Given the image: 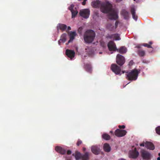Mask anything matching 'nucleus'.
Returning <instances> with one entry per match:
<instances>
[{
	"label": "nucleus",
	"mask_w": 160,
	"mask_h": 160,
	"mask_svg": "<svg viewBox=\"0 0 160 160\" xmlns=\"http://www.w3.org/2000/svg\"><path fill=\"white\" fill-rule=\"evenodd\" d=\"M102 12L108 13L107 16L109 19L116 20L118 18L117 12L112 8V5L108 2L105 3Z\"/></svg>",
	"instance_id": "nucleus-1"
},
{
	"label": "nucleus",
	"mask_w": 160,
	"mask_h": 160,
	"mask_svg": "<svg viewBox=\"0 0 160 160\" xmlns=\"http://www.w3.org/2000/svg\"><path fill=\"white\" fill-rule=\"evenodd\" d=\"M95 37V33L94 31L91 29L87 30L83 35V39L86 43H91Z\"/></svg>",
	"instance_id": "nucleus-2"
},
{
	"label": "nucleus",
	"mask_w": 160,
	"mask_h": 160,
	"mask_svg": "<svg viewBox=\"0 0 160 160\" xmlns=\"http://www.w3.org/2000/svg\"><path fill=\"white\" fill-rule=\"evenodd\" d=\"M140 71L136 69H134L130 72H127L126 78L130 81H135L138 78Z\"/></svg>",
	"instance_id": "nucleus-3"
},
{
	"label": "nucleus",
	"mask_w": 160,
	"mask_h": 160,
	"mask_svg": "<svg viewBox=\"0 0 160 160\" xmlns=\"http://www.w3.org/2000/svg\"><path fill=\"white\" fill-rule=\"evenodd\" d=\"M80 16L85 19L88 18L90 15V10L89 9H84L81 10L79 12Z\"/></svg>",
	"instance_id": "nucleus-4"
},
{
	"label": "nucleus",
	"mask_w": 160,
	"mask_h": 160,
	"mask_svg": "<svg viewBox=\"0 0 160 160\" xmlns=\"http://www.w3.org/2000/svg\"><path fill=\"white\" fill-rule=\"evenodd\" d=\"M111 69L116 74L121 75V68L120 67L118 66L115 64H112L111 65Z\"/></svg>",
	"instance_id": "nucleus-5"
},
{
	"label": "nucleus",
	"mask_w": 160,
	"mask_h": 160,
	"mask_svg": "<svg viewBox=\"0 0 160 160\" xmlns=\"http://www.w3.org/2000/svg\"><path fill=\"white\" fill-rule=\"evenodd\" d=\"M125 62V59L122 55L118 54L116 57V62L120 66H122Z\"/></svg>",
	"instance_id": "nucleus-6"
},
{
	"label": "nucleus",
	"mask_w": 160,
	"mask_h": 160,
	"mask_svg": "<svg viewBox=\"0 0 160 160\" xmlns=\"http://www.w3.org/2000/svg\"><path fill=\"white\" fill-rule=\"evenodd\" d=\"M127 132L125 130L117 129L114 132L115 135L118 137H122L127 133Z\"/></svg>",
	"instance_id": "nucleus-7"
},
{
	"label": "nucleus",
	"mask_w": 160,
	"mask_h": 160,
	"mask_svg": "<svg viewBox=\"0 0 160 160\" xmlns=\"http://www.w3.org/2000/svg\"><path fill=\"white\" fill-rule=\"evenodd\" d=\"M139 154V152L137 150L136 148H135L133 150L129 152V157L130 158L135 159L138 157Z\"/></svg>",
	"instance_id": "nucleus-8"
},
{
	"label": "nucleus",
	"mask_w": 160,
	"mask_h": 160,
	"mask_svg": "<svg viewBox=\"0 0 160 160\" xmlns=\"http://www.w3.org/2000/svg\"><path fill=\"white\" fill-rule=\"evenodd\" d=\"M141 156L143 159H149L151 158V154L147 151L144 150H141Z\"/></svg>",
	"instance_id": "nucleus-9"
},
{
	"label": "nucleus",
	"mask_w": 160,
	"mask_h": 160,
	"mask_svg": "<svg viewBox=\"0 0 160 160\" xmlns=\"http://www.w3.org/2000/svg\"><path fill=\"white\" fill-rule=\"evenodd\" d=\"M108 46L110 51H116L117 50L115 44L113 41H110L108 44Z\"/></svg>",
	"instance_id": "nucleus-10"
},
{
	"label": "nucleus",
	"mask_w": 160,
	"mask_h": 160,
	"mask_svg": "<svg viewBox=\"0 0 160 160\" xmlns=\"http://www.w3.org/2000/svg\"><path fill=\"white\" fill-rule=\"evenodd\" d=\"M74 6L73 4H71L69 7L68 9L71 11L72 12V18H74L78 13V11L75 8L74 9Z\"/></svg>",
	"instance_id": "nucleus-11"
},
{
	"label": "nucleus",
	"mask_w": 160,
	"mask_h": 160,
	"mask_svg": "<svg viewBox=\"0 0 160 160\" xmlns=\"http://www.w3.org/2000/svg\"><path fill=\"white\" fill-rule=\"evenodd\" d=\"M107 38L112 39H114L116 40H119L121 39L119 35L118 34L116 33L112 34H108L106 36Z\"/></svg>",
	"instance_id": "nucleus-12"
},
{
	"label": "nucleus",
	"mask_w": 160,
	"mask_h": 160,
	"mask_svg": "<svg viewBox=\"0 0 160 160\" xmlns=\"http://www.w3.org/2000/svg\"><path fill=\"white\" fill-rule=\"evenodd\" d=\"M66 54L68 57L72 59L75 56V52L73 50L67 49L66 51Z\"/></svg>",
	"instance_id": "nucleus-13"
},
{
	"label": "nucleus",
	"mask_w": 160,
	"mask_h": 160,
	"mask_svg": "<svg viewBox=\"0 0 160 160\" xmlns=\"http://www.w3.org/2000/svg\"><path fill=\"white\" fill-rule=\"evenodd\" d=\"M131 12L132 15V18L134 20H136L138 18L137 16L136 15V10L134 5H132L130 7Z\"/></svg>",
	"instance_id": "nucleus-14"
},
{
	"label": "nucleus",
	"mask_w": 160,
	"mask_h": 160,
	"mask_svg": "<svg viewBox=\"0 0 160 160\" xmlns=\"http://www.w3.org/2000/svg\"><path fill=\"white\" fill-rule=\"evenodd\" d=\"M55 150L57 152L62 154H64L66 153V150L60 146H56L55 148Z\"/></svg>",
	"instance_id": "nucleus-15"
},
{
	"label": "nucleus",
	"mask_w": 160,
	"mask_h": 160,
	"mask_svg": "<svg viewBox=\"0 0 160 160\" xmlns=\"http://www.w3.org/2000/svg\"><path fill=\"white\" fill-rule=\"evenodd\" d=\"M67 28V26L66 25L62 23H59L57 27V29L58 31L61 30L62 31H64Z\"/></svg>",
	"instance_id": "nucleus-16"
},
{
	"label": "nucleus",
	"mask_w": 160,
	"mask_h": 160,
	"mask_svg": "<svg viewBox=\"0 0 160 160\" xmlns=\"http://www.w3.org/2000/svg\"><path fill=\"white\" fill-rule=\"evenodd\" d=\"M145 147L148 149L151 150L154 149L155 147L153 144L150 142H146L145 143Z\"/></svg>",
	"instance_id": "nucleus-17"
},
{
	"label": "nucleus",
	"mask_w": 160,
	"mask_h": 160,
	"mask_svg": "<svg viewBox=\"0 0 160 160\" xmlns=\"http://www.w3.org/2000/svg\"><path fill=\"white\" fill-rule=\"evenodd\" d=\"M92 6L95 8H99L100 7V1L99 0L94 1L91 3Z\"/></svg>",
	"instance_id": "nucleus-18"
},
{
	"label": "nucleus",
	"mask_w": 160,
	"mask_h": 160,
	"mask_svg": "<svg viewBox=\"0 0 160 160\" xmlns=\"http://www.w3.org/2000/svg\"><path fill=\"white\" fill-rule=\"evenodd\" d=\"M103 149L105 152H108L111 151V148L109 144L105 143L103 146Z\"/></svg>",
	"instance_id": "nucleus-19"
},
{
	"label": "nucleus",
	"mask_w": 160,
	"mask_h": 160,
	"mask_svg": "<svg viewBox=\"0 0 160 160\" xmlns=\"http://www.w3.org/2000/svg\"><path fill=\"white\" fill-rule=\"evenodd\" d=\"M91 150L92 152L95 154L98 155L99 154V149L97 146H92Z\"/></svg>",
	"instance_id": "nucleus-20"
},
{
	"label": "nucleus",
	"mask_w": 160,
	"mask_h": 160,
	"mask_svg": "<svg viewBox=\"0 0 160 160\" xmlns=\"http://www.w3.org/2000/svg\"><path fill=\"white\" fill-rule=\"evenodd\" d=\"M76 35V33L75 32H70L69 34L70 39L68 41V43L72 42L73 40Z\"/></svg>",
	"instance_id": "nucleus-21"
},
{
	"label": "nucleus",
	"mask_w": 160,
	"mask_h": 160,
	"mask_svg": "<svg viewBox=\"0 0 160 160\" xmlns=\"http://www.w3.org/2000/svg\"><path fill=\"white\" fill-rule=\"evenodd\" d=\"M121 14L124 16L125 19H128L129 18V12L125 9H123L121 11Z\"/></svg>",
	"instance_id": "nucleus-22"
},
{
	"label": "nucleus",
	"mask_w": 160,
	"mask_h": 160,
	"mask_svg": "<svg viewBox=\"0 0 160 160\" xmlns=\"http://www.w3.org/2000/svg\"><path fill=\"white\" fill-rule=\"evenodd\" d=\"M82 154L79 152L77 151L75 153L72 154V156H74L76 160H79L81 158Z\"/></svg>",
	"instance_id": "nucleus-23"
},
{
	"label": "nucleus",
	"mask_w": 160,
	"mask_h": 160,
	"mask_svg": "<svg viewBox=\"0 0 160 160\" xmlns=\"http://www.w3.org/2000/svg\"><path fill=\"white\" fill-rule=\"evenodd\" d=\"M117 50L120 53L123 54L126 53L127 49L125 47L122 46L119 49H118Z\"/></svg>",
	"instance_id": "nucleus-24"
},
{
	"label": "nucleus",
	"mask_w": 160,
	"mask_h": 160,
	"mask_svg": "<svg viewBox=\"0 0 160 160\" xmlns=\"http://www.w3.org/2000/svg\"><path fill=\"white\" fill-rule=\"evenodd\" d=\"M89 154L88 152H86L84 154L82 155L81 159L82 160H89Z\"/></svg>",
	"instance_id": "nucleus-25"
},
{
	"label": "nucleus",
	"mask_w": 160,
	"mask_h": 160,
	"mask_svg": "<svg viewBox=\"0 0 160 160\" xmlns=\"http://www.w3.org/2000/svg\"><path fill=\"white\" fill-rule=\"evenodd\" d=\"M106 27L107 29L110 31H113L115 30L114 26L110 23H108Z\"/></svg>",
	"instance_id": "nucleus-26"
},
{
	"label": "nucleus",
	"mask_w": 160,
	"mask_h": 160,
	"mask_svg": "<svg viewBox=\"0 0 160 160\" xmlns=\"http://www.w3.org/2000/svg\"><path fill=\"white\" fill-rule=\"evenodd\" d=\"M102 138L106 140H109L110 139L111 137L108 134L105 133L102 134Z\"/></svg>",
	"instance_id": "nucleus-27"
},
{
	"label": "nucleus",
	"mask_w": 160,
	"mask_h": 160,
	"mask_svg": "<svg viewBox=\"0 0 160 160\" xmlns=\"http://www.w3.org/2000/svg\"><path fill=\"white\" fill-rule=\"evenodd\" d=\"M85 68L87 71L89 72H91L92 69L91 65L88 64H86L85 65Z\"/></svg>",
	"instance_id": "nucleus-28"
},
{
	"label": "nucleus",
	"mask_w": 160,
	"mask_h": 160,
	"mask_svg": "<svg viewBox=\"0 0 160 160\" xmlns=\"http://www.w3.org/2000/svg\"><path fill=\"white\" fill-rule=\"evenodd\" d=\"M66 36L67 34L65 33H63L61 35L60 39L62 42L64 43L66 42Z\"/></svg>",
	"instance_id": "nucleus-29"
},
{
	"label": "nucleus",
	"mask_w": 160,
	"mask_h": 160,
	"mask_svg": "<svg viewBox=\"0 0 160 160\" xmlns=\"http://www.w3.org/2000/svg\"><path fill=\"white\" fill-rule=\"evenodd\" d=\"M138 53L140 57H143L145 55V52L144 50H138Z\"/></svg>",
	"instance_id": "nucleus-30"
},
{
	"label": "nucleus",
	"mask_w": 160,
	"mask_h": 160,
	"mask_svg": "<svg viewBox=\"0 0 160 160\" xmlns=\"http://www.w3.org/2000/svg\"><path fill=\"white\" fill-rule=\"evenodd\" d=\"M156 133L159 135H160V126H158L155 129Z\"/></svg>",
	"instance_id": "nucleus-31"
},
{
	"label": "nucleus",
	"mask_w": 160,
	"mask_h": 160,
	"mask_svg": "<svg viewBox=\"0 0 160 160\" xmlns=\"http://www.w3.org/2000/svg\"><path fill=\"white\" fill-rule=\"evenodd\" d=\"M143 45L144 47H147L149 48H152V47L150 45H149V44L147 43H144L143 44Z\"/></svg>",
	"instance_id": "nucleus-32"
},
{
	"label": "nucleus",
	"mask_w": 160,
	"mask_h": 160,
	"mask_svg": "<svg viewBox=\"0 0 160 160\" xmlns=\"http://www.w3.org/2000/svg\"><path fill=\"white\" fill-rule=\"evenodd\" d=\"M78 1H83L82 2V4L83 5H85L86 4V2L87 0H78Z\"/></svg>",
	"instance_id": "nucleus-33"
},
{
	"label": "nucleus",
	"mask_w": 160,
	"mask_h": 160,
	"mask_svg": "<svg viewBox=\"0 0 160 160\" xmlns=\"http://www.w3.org/2000/svg\"><path fill=\"white\" fill-rule=\"evenodd\" d=\"M82 141H81L80 140H78V141L77 143V145L78 146H79L81 144H82Z\"/></svg>",
	"instance_id": "nucleus-34"
},
{
	"label": "nucleus",
	"mask_w": 160,
	"mask_h": 160,
	"mask_svg": "<svg viewBox=\"0 0 160 160\" xmlns=\"http://www.w3.org/2000/svg\"><path fill=\"white\" fill-rule=\"evenodd\" d=\"M119 22L118 21H116L115 23V26L114 27L115 29L117 28Z\"/></svg>",
	"instance_id": "nucleus-35"
},
{
	"label": "nucleus",
	"mask_w": 160,
	"mask_h": 160,
	"mask_svg": "<svg viewBox=\"0 0 160 160\" xmlns=\"http://www.w3.org/2000/svg\"><path fill=\"white\" fill-rule=\"evenodd\" d=\"M82 29H83V28L82 27H80L78 29V31L79 33H82Z\"/></svg>",
	"instance_id": "nucleus-36"
},
{
	"label": "nucleus",
	"mask_w": 160,
	"mask_h": 160,
	"mask_svg": "<svg viewBox=\"0 0 160 160\" xmlns=\"http://www.w3.org/2000/svg\"><path fill=\"white\" fill-rule=\"evenodd\" d=\"M118 127L120 128L124 129L125 128V126L124 125H119L118 126Z\"/></svg>",
	"instance_id": "nucleus-37"
},
{
	"label": "nucleus",
	"mask_w": 160,
	"mask_h": 160,
	"mask_svg": "<svg viewBox=\"0 0 160 160\" xmlns=\"http://www.w3.org/2000/svg\"><path fill=\"white\" fill-rule=\"evenodd\" d=\"M94 14L97 17H98L99 16V13L96 11L94 12Z\"/></svg>",
	"instance_id": "nucleus-38"
},
{
	"label": "nucleus",
	"mask_w": 160,
	"mask_h": 160,
	"mask_svg": "<svg viewBox=\"0 0 160 160\" xmlns=\"http://www.w3.org/2000/svg\"><path fill=\"white\" fill-rule=\"evenodd\" d=\"M67 154L68 155H70L71 154V151L70 150H68L67 152Z\"/></svg>",
	"instance_id": "nucleus-39"
},
{
	"label": "nucleus",
	"mask_w": 160,
	"mask_h": 160,
	"mask_svg": "<svg viewBox=\"0 0 160 160\" xmlns=\"http://www.w3.org/2000/svg\"><path fill=\"white\" fill-rule=\"evenodd\" d=\"M133 62L132 61H131L129 63V64L130 65H132L133 64Z\"/></svg>",
	"instance_id": "nucleus-40"
},
{
	"label": "nucleus",
	"mask_w": 160,
	"mask_h": 160,
	"mask_svg": "<svg viewBox=\"0 0 160 160\" xmlns=\"http://www.w3.org/2000/svg\"><path fill=\"white\" fill-rule=\"evenodd\" d=\"M140 146L144 147L145 146V144L144 143H141L140 144Z\"/></svg>",
	"instance_id": "nucleus-41"
},
{
	"label": "nucleus",
	"mask_w": 160,
	"mask_h": 160,
	"mask_svg": "<svg viewBox=\"0 0 160 160\" xmlns=\"http://www.w3.org/2000/svg\"><path fill=\"white\" fill-rule=\"evenodd\" d=\"M61 42H61V40H60H60L58 41V44L59 45H60L61 43Z\"/></svg>",
	"instance_id": "nucleus-42"
},
{
	"label": "nucleus",
	"mask_w": 160,
	"mask_h": 160,
	"mask_svg": "<svg viewBox=\"0 0 160 160\" xmlns=\"http://www.w3.org/2000/svg\"><path fill=\"white\" fill-rule=\"evenodd\" d=\"M71 30V28L70 27L68 26V30Z\"/></svg>",
	"instance_id": "nucleus-43"
},
{
	"label": "nucleus",
	"mask_w": 160,
	"mask_h": 160,
	"mask_svg": "<svg viewBox=\"0 0 160 160\" xmlns=\"http://www.w3.org/2000/svg\"><path fill=\"white\" fill-rule=\"evenodd\" d=\"M127 72H128V71H127ZM122 73H127V72L125 71H122Z\"/></svg>",
	"instance_id": "nucleus-44"
},
{
	"label": "nucleus",
	"mask_w": 160,
	"mask_h": 160,
	"mask_svg": "<svg viewBox=\"0 0 160 160\" xmlns=\"http://www.w3.org/2000/svg\"><path fill=\"white\" fill-rule=\"evenodd\" d=\"M149 45H151L152 44V41H150L149 42Z\"/></svg>",
	"instance_id": "nucleus-45"
},
{
	"label": "nucleus",
	"mask_w": 160,
	"mask_h": 160,
	"mask_svg": "<svg viewBox=\"0 0 160 160\" xmlns=\"http://www.w3.org/2000/svg\"><path fill=\"white\" fill-rule=\"evenodd\" d=\"M82 149H83V150L84 151H85L86 150V148H84V147H83V148H82Z\"/></svg>",
	"instance_id": "nucleus-46"
},
{
	"label": "nucleus",
	"mask_w": 160,
	"mask_h": 160,
	"mask_svg": "<svg viewBox=\"0 0 160 160\" xmlns=\"http://www.w3.org/2000/svg\"><path fill=\"white\" fill-rule=\"evenodd\" d=\"M122 0H116V1L117 2H119L120 1H122Z\"/></svg>",
	"instance_id": "nucleus-47"
},
{
	"label": "nucleus",
	"mask_w": 160,
	"mask_h": 160,
	"mask_svg": "<svg viewBox=\"0 0 160 160\" xmlns=\"http://www.w3.org/2000/svg\"><path fill=\"white\" fill-rule=\"evenodd\" d=\"M67 160H71V158H67Z\"/></svg>",
	"instance_id": "nucleus-48"
},
{
	"label": "nucleus",
	"mask_w": 160,
	"mask_h": 160,
	"mask_svg": "<svg viewBox=\"0 0 160 160\" xmlns=\"http://www.w3.org/2000/svg\"><path fill=\"white\" fill-rule=\"evenodd\" d=\"M157 160H160V157H158L157 158Z\"/></svg>",
	"instance_id": "nucleus-49"
},
{
	"label": "nucleus",
	"mask_w": 160,
	"mask_h": 160,
	"mask_svg": "<svg viewBox=\"0 0 160 160\" xmlns=\"http://www.w3.org/2000/svg\"><path fill=\"white\" fill-rule=\"evenodd\" d=\"M137 47L138 48H140V46H137Z\"/></svg>",
	"instance_id": "nucleus-50"
},
{
	"label": "nucleus",
	"mask_w": 160,
	"mask_h": 160,
	"mask_svg": "<svg viewBox=\"0 0 160 160\" xmlns=\"http://www.w3.org/2000/svg\"><path fill=\"white\" fill-rule=\"evenodd\" d=\"M158 155L159 156V157H160V153H158Z\"/></svg>",
	"instance_id": "nucleus-51"
},
{
	"label": "nucleus",
	"mask_w": 160,
	"mask_h": 160,
	"mask_svg": "<svg viewBox=\"0 0 160 160\" xmlns=\"http://www.w3.org/2000/svg\"><path fill=\"white\" fill-rule=\"evenodd\" d=\"M110 133H113V132L112 131H110Z\"/></svg>",
	"instance_id": "nucleus-52"
},
{
	"label": "nucleus",
	"mask_w": 160,
	"mask_h": 160,
	"mask_svg": "<svg viewBox=\"0 0 160 160\" xmlns=\"http://www.w3.org/2000/svg\"><path fill=\"white\" fill-rule=\"evenodd\" d=\"M103 152H101V154H103Z\"/></svg>",
	"instance_id": "nucleus-53"
},
{
	"label": "nucleus",
	"mask_w": 160,
	"mask_h": 160,
	"mask_svg": "<svg viewBox=\"0 0 160 160\" xmlns=\"http://www.w3.org/2000/svg\"><path fill=\"white\" fill-rule=\"evenodd\" d=\"M119 160H126L124 159H120Z\"/></svg>",
	"instance_id": "nucleus-54"
},
{
	"label": "nucleus",
	"mask_w": 160,
	"mask_h": 160,
	"mask_svg": "<svg viewBox=\"0 0 160 160\" xmlns=\"http://www.w3.org/2000/svg\"><path fill=\"white\" fill-rule=\"evenodd\" d=\"M100 43H101V42H100Z\"/></svg>",
	"instance_id": "nucleus-55"
},
{
	"label": "nucleus",
	"mask_w": 160,
	"mask_h": 160,
	"mask_svg": "<svg viewBox=\"0 0 160 160\" xmlns=\"http://www.w3.org/2000/svg\"><path fill=\"white\" fill-rule=\"evenodd\" d=\"M100 5H101V3L100 4Z\"/></svg>",
	"instance_id": "nucleus-56"
}]
</instances>
